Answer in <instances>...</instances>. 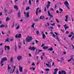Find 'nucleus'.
I'll list each match as a JSON object with an SVG mask.
<instances>
[{
	"mask_svg": "<svg viewBox=\"0 0 74 74\" xmlns=\"http://www.w3.org/2000/svg\"><path fill=\"white\" fill-rule=\"evenodd\" d=\"M6 48H7L8 50H10V46H8L7 45H5V50H6Z\"/></svg>",
	"mask_w": 74,
	"mask_h": 74,
	"instance_id": "nucleus-8",
	"label": "nucleus"
},
{
	"mask_svg": "<svg viewBox=\"0 0 74 74\" xmlns=\"http://www.w3.org/2000/svg\"><path fill=\"white\" fill-rule=\"evenodd\" d=\"M14 8L16 9V11H17L18 10V6L16 5H15L14 6Z\"/></svg>",
	"mask_w": 74,
	"mask_h": 74,
	"instance_id": "nucleus-19",
	"label": "nucleus"
},
{
	"mask_svg": "<svg viewBox=\"0 0 74 74\" xmlns=\"http://www.w3.org/2000/svg\"><path fill=\"white\" fill-rule=\"evenodd\" d=\"M1 61V63H3V61H7V58L6 57H4L2 58Z\"/></svg>",
	"mask_w": 74,
	"mask_h": 74,
	"instance_id": "nucleus-4",
	"label": "nucleus"
},
{
	"mask_svg": "<svg viewBox=\"0 0 74 74\" xmlns=\"http://www.w3.org/2000/svg\"><path fill=\"white\" fill-rule=\"evenodd\" d=\"M41 34H42V35H43V34H44V32H41Z\"/></svg>",
	"mask_w": 74,
	"mask_h": 74,
	"instance_id": "nucleus-60",
	"label": "nucleus"
},
{
	"mask_svg": "<svg viewBox=\"0 0 74 74\" xmlns=\"http://www.w3.org/2000/svg\"><path fill=\"white\" fill-rule=\"evenodd\" d=\"M61 59H62L61 60V61H63V60H64V59H63V58L62 57Z\"/></svg>",
	"mask_w": 74,
	"mask_h": 74,
	"instance_id": "nucleus-47",
	"label": "nucleus"
},
{
	"mask_svg": "<svg viewBox=\"0 0 74 74\" xmlns=\"http://www.w3.org/2000/svg\"><path fill=\"white\" fill-rule=\"evenodd\" d=\"M25 16L26 18H28V17H29V12L27 13Z\"/></svg>",
	"mask_w": 74,
	"mask_h": 74,
	"instance_id": "nucleus-16",
	"label": "nucleus"
},
{
	"mask_svg": "<svg viewBox=\"0 0 74 74\" xmlns=\"http://www.w3.org/2000/svg\"><path fill=\"white\" fill-rule=\"evenodd\" d=\"M1 66L2 67V66H3L4 65V64H3V63H1Z\"/></svg>",
	"mask_w": 74,
	"mask_h": 74,
	"instance_id": "nucleus-61",
	"label": "nucleus"
},
{
	"mask_svg": "<svg viewBox=\"0 0 74 74\" xmlns=\"http://www.w3.org/2000/svg\"><path fill=\"white\" fill-rule=\"evenodd\" d=\"M50 6V5H46V7L47 9H48V8H49V7Z\"/></svg>",
	"mask_w": 74,
	"mask_h": 74,
	"instance_id": "nucleus-37",
	"label": "nucleus"
},
{
	"mask_svg": "<svg viewBox=\"0 0 74 74\" xmlns=\"http://www.w3.org/2000/svg\"><path fill=\"white\" fill-rule=\"evenodd\" d=\"M14 49L15 52H17V46L15 45L14 46Z\"/></svg>",
	"mask_w": 74,
	"mask_h": 74,
	"instance_id": "nucleus-17",
	"label": "nucleus"
},
{
	"mask_svg": "<svg viewBox=\"0 0 74 74\" xmlns=\"http://www.w3.org/2000/svg\"><path fill=\"white\" fill-rule=\"evenodd\" d=\"M15 71V69H13V71L12 72V73H14V71Z\"/></svg>",
	"mask_w": 74,
	"mask_h": 74,
	"instance_id": "nucleus-59",
	"label": "nucleus"
},
{
	"mask_svg": "<svg viewBox=\"0 0 74 74\" xmlns=\"http://www.w3.org/2000/svg\"><path fill=\"white\" fill-rule=\"evenodd\" d=\"M5 26V25L2 24L0 26V27L1 28L2 27H4Z\"/></svg>",
	"mask_w": 74,
	"mask_h": 74,
	"instance_id": "nucleus-26",
	"label": "nucleus"
},
{
	"mask_svg": "<svg viewBox=\"0 0 74 74\" xmlns=\"http://www.w3.org/2000/svg\"><path fill=\"white\" fill-rule=\"evenodd\" d=\"M10 61L11 62H13V60L12 59V58L10 59Z\"/></svg>",
	"mask_w": 74,
	"mask_h": 74,
	"instance_id": "nucleus-38",
	"label": "nucleus"
},
{
	"mask_svg": "<svg viewBox=\"0 0 74 74\" xmlns=\"http://www.w3.org/2000/svg\"><path fill=\"white\" fill-rule=\"evenodd\" d=\"M48 50L50 51H53V48H52V47H51V48L48 49Z\"/></svg>",
	"mask_w": 74,
	"mask_h": 74,
	"instance_id": "nucleus-27",
	"label": "nucleus"
},
{
	"mask_svg": "<svg viewBox=\"0 0 74 74\" xmlns=\"http://www.w3.org/2000/svg\"><path fill=\"white\" fill-rule=\"evenodd\" d=\"M64 5H66L68 9H70V8H69V3L68 2L65 1V2L64 3Z\"/></svg>",
	"mask_w": 74,
	"mask_h": 74,
	"instance_id": "nucleus-3",
	"label": "nucleus"
},
{
	"mask_svg": "<svg viewBox=\"0 0 74 74\" xmlns=\"http://www.w3.org/2000/svg\"><path fill=\"white\" fill-rule=\"evenodd\" d=\"M19 70L20 72H23V67L21 66H19Z\"/></svg>",
	"mask_w": 74,
	"mask_h": 74,
	"instance_id": "nucleus-6",
	"label": "nucleus"
},
{
	"mask_svg": "<svg viewBox=\"0 0 74 74\" xmlns=\"http://www.w3.org/2000/svg\"><path fill=\"white\" fill-rule=\"evenodd\" d=\"M53 74H57V73L56 72H53Z\"/></svg>",
	"mask_w": 74,
	"mask_h": 74,
	"instance_id": "nucleus-64",
	"label": "nucleus"
},
{
	"mask_svg": "<svg viewBox=\"0 0 74 74\" xmlns=\"http://www.w3.org/2000/svg\"><path fill=\"white\" fill-rule=\"evenodd\" d=\"M35 25V24L34 23H32V25H31L32 27L33 28H34V26Z\"/></svg>",
	"mask_w": 74,
	"mask_h": 74,
	"instance_id": "nucleus-23",
	"label": "nucleus"
},
{
	"mask_svg": "<svg viewBox=\"0 0 74 74\" xmlns=\"http://www.w3.org/2000/svg\"><path fill=\"white\" fill-rule=\"evenodd\" d=\"M58 74H62V73H61V72L60 71H58Z\"/></svg>",
	"mask_w": 74,
	"mask_h": 74,
	"instance_id": "nucleus-54",
	"label": "nucleus"
},
{
	"mask_svg": "<svg viewBox=\"0 0 74 74\" xmlns=\"http://www.w3.org/2000/svg\"><path fill=\"white\" fill-rule=\"evenodd\" d=\"M63 26L64 27L65 30H66V29H69V27L67 26V25L66 24L64 25Z\"/></svg>",
	"mask_w": 74,
	"mask_h": 74,
	"instance_id": "nucleus-9",
	"label": "nucleus"
},
{
	"mask_svg": "<svg viewBox=\"0 0 74 74\" xmlns=\"http://www.w3.org/2000/svg\"><path fill=\"white\" fill-rule=\"evenodd\" d=\"M50 10L52 11H54V10H53V9L52 8H50Z\"/></svg>",
	"mask_w": 74,
	"mask_h": 74,
	"instance_id": "nucleus-51",
	"label": "nucleus"
},
{
	"mask_svg": "<svg viewBox=\"0 0 74 74\" xmlns=\"http://www.w3.org/2000/svg\"><path fill=\"white\" fill-rule=\"evenodd\" d=\"M48 48V47H45L44 46L43 47V49H47Z\"/></svg>",
	"mask_w": 74,
	"mask_h": 74,
	"instance_id": "nucleus-21",
	"label": "nucleus"
},
{
	"mask_svg": "<svg viewBox=\"0 0 74 74\" xmlns=\"http://www.w3.org/2000/svg\"><path fill=\"white\" fill-rule=\"evenodd\" d=\"M71 34L72 35H73V36L74 35V33L73 32H71Z\"/></svg>",
	"mask_w": 74,
	"mask_h": 74,
	"instance_id": "nucleus-35",
	"label": "nucleus"
},
{
	"mask_svg": "<svg viewBox=\"0 0 74 74\" xmlns=\"http://www.w3.org/2000/svg\"><path fill=\"white\" fill-rule=\"evenodd\" d=\"M66 34H69V31H66Z\"/></svg>",
	"mask_w": 74,
	"mask_h": 74,
	"instance_id": "nucleus-62",
	"label": "nucleus"
},
{
	"mask_svg": "<svg viewBox=\"0 0 74 74\" xmlns=\"http://www.w3.org/2000/svg\"><path fill=\"white\" fill-rule=\"evenodd\" d=\"M57 26L58 27H59V28L60 27V25H57Z\"/></svg>",
	"mask_w": 74,
	"mask_h": 74,
	"instance_id": "nucleus-53",
	"label": "nucleus"
},
{
	"mask_svg": "<svg viewBox=\"0 0 74 74\" xmlns=\"http://www.w3.org/2000/svg\"><path fill=\"white\" fill-rule=\"evenodd\" d=\"M29 9L30 7H28L26 8V9H25V10H26V11H27L29 10Z\"/></svg>",
	"mask_w": 74,
	"mask_h": 74,
	"instance_id": "nucleus-25",
	"label": "nucleus"
},
{
	"mask_svg": "<svg viewBox=\"0 0 74 74\" xmlns=\"http://www.w3.org/2000/svg\"><path fill=\"white\" fill-rule=\"evenodd\" d=\"M47 25L48 26H49L50 25L49 23H47Z\"/></svg>",
	"mask_w": 74,
	"mask_h": 74,
	"instance_id": "nucleus-52",
	"label": "nucleus"
},
{
	"mask_svg": "<svg viewBox=\"0 0 74 74\" xmlns=\"http://www.w3.org/2000/svg\"><path fill=\"white\" fill-rule=\"evenodd\" d=\"M72 36V35H71V34L69 35L68 36V37H71Z\"/></svg>",
	"mask_w": 74,
	"mask_h": 74,
	"instance_id": "nucleus-50",
	"label": "nucleus"
},
{
	"mask_svg": "<svg viewBox=\"0 0 74 74\" xmlns=\"http://www.w3.org/2000/svg\"><path fill=\"white\" fill-rule=\"evenodd\" d=\"M4 27H6V28H8V26H7V25L6 24L5 25Z\"/></svg>",
	"mask_w": 74,
	"mask_h": 74,
	"instance_id": "nucleus-42",
	"label": "nucleus"
},
{
	"mask_svg": "<svg viewBox=\"0 0 74 74\" xmlns=\"http://www.w3.org/2000/svg\"><path fill=\"white\" fill-rule=\"evenodd\" d=\"M71 60H72L73 62H74V59L72 57L71 58V59H70L68 60V62H70V61H71Z\"/></svg>",
	"mask_w": 74,
	"mask_h": 74,
	"instance_id": "nucleus-18",
	"label": "nucleus"
},
{
	"mask_svg": "<svg viewBox=\"0 0 74 74\" xmlns=\"http://www.w3.org/2000/svg\"><path fill=\"white\" fill-rule=\"evenodd\" d=\"M61 73L62 74H66V72L63 70H62L61 71Z\"/></svg>",
	"mask_w": 74,
	"mask_h": 74,
	"instance_id": "nucleus-20",
	"label": "nucleus"
},
{
	"mask_svg": "<svg viewBox=\"0 0 74 74\" xmlns=\"http://www.w3.org/2000/svg\"><path fill=\"white\" fill-rule=\"evenodd\" d=\"M56 60H57L58 62H60V61H61V60H59V59H57Z\"/></svg>",
	"mask_w": 74,
	"mask_h": 74,
	"instance_id": "nucleus-46",
	"label": "nucleus"
},
{
	"mask_svg": "<svg viewBox=\"0 0 74 74\" xmlns=\"http://www.w3.org/2000/svg\"><path fill=\"white\" fill-rule=\"evenodd\" d=\"M73 38H74V36H73L72 37V38H71V41H73Z\"/></svg>",
	"mask_w": 74,
	"mask_h": 74,
	"instance_id": "nucleus-45",
	"label": "nucleus"
},
{
	"mask_svg": "<svg viewBox=\"0 0 74 74\" xmlns=\"http://www.w3.org/2000/svg\"><path fill=\"white\" fill-rule=\"evenodd\" d=\"M47 3H48L47 5H50V4H51V2L50 1H48Z\"/></svg>",
	"mask_w": 74,
	"mask_h": 74,
	"instance_id": "nucleus-36",
	"label": "nucleus"
},
{
	"mask_svg": "<svg viewBox=\"0 0 74 74\" xmlns=\"http://www.w3.org/2000/svg\"><path fill=\"white\" fill-rule=\"evenodd\" d=\"M20 13H18V18H20V17H21V15H20Z\"/></svg>",
	"mask_w": 74,
	"mask_h": 74,
	"instance_id": "nucleus-31",
	"label": "nucleus"
},
{
	"mask_svg": "<svg viewBox=\"0 0 74 74\" xmlns=\"http://www.w3.org/2000/svg\"><path fill=\"white\" fill-rule=\"evenodd\" d=\"M49 29H53V28L52 27H50L49 28Z\"/></svg>",
	"mask_w": 74,
	"mask_h": 74,
	"instance_id": "nucleus-41",
	"label": "nucleus"
},
{
	"mask_svg": "<svg viewBox=\"0 0 74 74\" xmlns=\"http://www.w3.org/2000/svg\"><path fill=\"white\" fill-rule=\"evenodd\" d=\"M71 47H72V49L73 50L74 49V46L72 44Z\"/></svg>",
	"mask_w": 74,
	"mask_h": 74,
	"instance_id": "nucleus-32",
	"label": "nucleus"
},
{
	"mask_svg": "<svg viewBox=\"0 0 74 74\" xmlns=\"http://www.w3.org/2000/svg\"><path fill=\"white\" fill-rule=\"evenodd\" d=\"M19 73V71H18V70L16 69V73L17 74H18V73Z\"/></svg>",
	"mask_w": 74,
	"mask_h": 74,
	"instance_id": "nucleus-39",
	"label": "nucleus"
},
{
	"mask_svg": "<svg viewBox=\"0 0 74 74\" xmlns=\"http://www.w3.org/2000/svg\"><path fill=\"white\" fill-rule=\"evenodd\" d=\"M54 33L56 35H59V34H58V33L56 32H55Z\"/></svg>",
	"mask_w": 74,
	"mask_h": 74,
	"instance_id": "nucleus-55",
	"label": "nucleus"
},
{
	"mask_svg": "<svg viewBox=\"0 0 74 74\" xmlns=\"http://www.w3.org/2000/svg\"><path fill=\"white\" fill-rule=\"evenodd\" d=\"M18 47L20 49H21V46L20 45H18Z\"/></svg>",
	"mask_w": 74,
	"mask_h": 74,
	"instance_id": "nucleus-48",
	"label": "nucleus"
},
{
	"mask_svg": "<svg viewBox=\"0 0 74 74\" xmlns=\"http://www.w3.org/2000/svg\"><path fill=\"white\" fill-rule=\"evenodd\" d=\"M56 22H57V23H59V20L56 18Z\"/></svg>",
	"mask_w": 74,
	"mask_h": 74,
	"instance_id": "nucleus-40",
	"label": "nucleus"
},
{
	"mask_svg": "<svg viewBox=\"0 0 74 74\" xmlns=\"http://www.w3.org/2000/svg\"><path fill=\"white\" fill-rule=\"evenodd\" d=\"M28 49L31 51H34L36 49V48L35 47L33 46L32 47H29L28 48Z\"/></svg>",
	"mask_w": 74,
	"mask_h": 74,
	"instance_id": "nucleus-5",
	"label": "nucleus"
},
{
	"mask_svg": "<svg viewBox=\"0 0 74 74\" xmlns=\"http://www.w3.org/2000/svg\"><path fill=\"white\" fill-rule=\"evenodd\" d=\"M28 2H29L30 5H32V3H31V0H29Z\"/></svg>",
	"mask_w": 74,
	"mask_h": 74,
	"instance_id": "nucleus-30",
	"label": "nucleus"
},
{
	"mask_svg": "<svg viewBox=\"0 0 74 74\" xmlns=\"http://www.w3.org/2000/svg\"><path fill=\"white\" fill-rule=\"evenodd\" d=\"M36 33L37 34V35H38V34H39V31H37L36 32Z\"/></svg>",
	"mask_w": 74,
	"mask_h": 74,
	"instance_id": "nucleus-34",
	"label": "nucleus"
},
{
	"mask_svg": "<svg viewBox=\"0 0 74 74\" xmlns=\"http://www.w3.org/2000/svg\"><path fill=\"white\" fill-rule=\"evenodd\" d=\"M58 69L57 68L54 69V72L57 73V71H58Z\"/></svg>",
	"mask_w": 74,
	"mask_h": 74,
	"instance_id": "nucleus-24",
	"label": "nucleus"
},
{
	"mask_svg": "<svg viewBox=\"0 0 74 74\" xmlns=\"http://www.w3.org/2000/svg\"><path fill=\"white\" fill-rule=\"evenodd\" d=\"M16 30H18V29H19V28L20 27V25H19L17 24H16Z\"/></svg>",
	"mask_w": 74,
	"mask_h": 74,
	"instance_id": "nucleus-7",
	"label": "nucleus"
},
{
	"mask_svg": "<svg viewBox=\"0 0 74 74\" xmlns=\"http://www.w3.org/2000/svg\"><path fill=\"white\" fill-rule=\"evenodd\" d=\"M38 10H39V8H37L36 12V15H37V14H38Z\"/></svg>",
	"mask_w": 74,
	"mask_h": 74,
	"instance_id": "nucleus-13",
	"label": "nucleus"
},
{
	"mask_svg": "<svg viewBox=\"0 0 74 74\" xmlns=\"http://www.w3.org/2000/svg\"><path fill=\"white\" fill-rule=\"evenodd\" d=\"M8 72H10V73H12V69L11 68V67H10L9 65H8Z\"/></svg>",
	"mask_w": 74,
	"mask_h": 74,
	"instance_id": "nucleus-2",
	"label": "nucleus"
},
{
	"mask_svg": "<svg viewBox=\"0 0 74 74\" xmlns=\"http://www.w3.org/2000/svg\"><path fill=\"white\" fill-rule=\"evenodd\" d=\"M55 24V23H53V24H51V25L52 26H54Z\"/></svg>",
	"mask_w": 74,
	"mask_h": 74,
	"instance_id": "nucleus-43",
	"label": "nucleus"
},
{
	"mask_svg": "<svg viewBox=\"0 0 74 74\" xmlns=\"http://www.w3.org/2000/svg\"><path fill=\"white\" fill-rule=\"evenodd\" d=\"M63 54L64 55H65V54L66 55V51H64Z\"/></svg>",
	"mask_w": 74,
	"mask_h": 74,
	"instance_id": "nucleus-44",
	"label": "nucleus"
},
{
	"mask_svg": "<svg viewBox=\"0 0 74 74\" xmlns=\"http://www.w3.org/2000/svg\"><path fill=\"white\" fill-rule=\"evenodd\" d=\"M29 57H31V56H32V55L30 53L29 54Z\"/></svg>",
	"mask_w": 74,
	"mask_h": 74,
	"instance_id": "nucleus-63",
	"label": "nucleus"
},
{
	"mask_svg": "<svg viewBox=\"0 0 74 74\" xmlns=\"http://www.w3.org/2000/svg\"><path fill=\"white\" fill-rule=\"evenodd\" d=\"M45 11H47V9L46 8V7L45 8Z\"/></svg>",
	"mask_w": 74,
	"mask_h": 74,
	"instance_id": "nucleus-57",
	"label": "nucleus"
},
{
	"mask_svg": "<svg viewBox=\"0 0 74 74\" xmlns=\"http://www.w3.org/2000/svg\"><path fill=\"white\" fill-rule=\"evenodd\" d=\"M59 10H60V11H63V9H62L61 8H60L59 9Z\"/></svg>",
	"mask_w": 74,
	"mask_h": 74,
	"instance_id": "nucleus-49",
	"label": "nucleus"
},
{
	"mask_svg": "<svg viewBox=\"0 0 74 74\" xmlns=\"http://www.w3.org/2000/svg\"><path fill=\"white\" fill-rule=\"evenodd\" d=\"M47 13H48L49 16H50V17H51V18H52V17H53V16H52V15H51V13H50V12H49V11H48Z\"/></svg>",
	"mask_w": 74,
	"mask_h": 74,
	"instance_id": "nucleus-12",
	"label": "nucleus"
},
{
	"mask_svg": "<svg viewBox=\"0 0 74 74\" xmlns=\"http://www.w3.org/2000/svg\"><path fill=\"white\" fill-rule=\"evenodd\" d=\"M10 20V18H9V17H7L6 19V21H9Z\"/></svg>",
	"mask_w": 74,
	"mask_h": 74,
	"instance_id": "nucleus-33",
	"label": "nucleus"
},
{
	"mask_svg": "<svg viewBox=\"0 0 74 74\" xmlns=\"http://www.w3.org/2000/svg\"><path fill=\"white\" fill-rule=\"evenodd\" d=\"M16 38H21V34H18V35H16L15 36Z\"/></svg>",
	"mask_w": 74,
	"mask_h": 74,
	"instance_id": "nucleus-10",
	"label": "nucleus"
},
{
	"mask_svg": "<svg viewBox=\"0 0 74 74\" xmlns=\"http://www.w3.org/2000/svg\"><path fill=\"white\" fill-rule=\"evenodd\" d=\"M46 64L47 66H48V67H51V65L49 64Z\"/></svg>",
	"mask_w": 74,
	"mask_h": 74,
	"instance_id": "nucleus-28",
	"label": "nucleus"
},
{
	"mask_svg": "<svg viewBox=\"0 0 74 74\" xmlns=\"http://www.w3.org/2000/svg\"><path fill=\"white\" fill-rule=\"evenodd\" d=\"M32 40V37L28 36L26 38V40L27 42H29V41H30Z\"/></svg>",
	"mask_w": 74,
	"mask_h": 74,
	"instance_id": "nucleus-1",
	"label": "nucleus"
},
{
	"mask_svg": "<svg viewBox=\"0 0 74 74\" xmlns=\"http://www.w3.org/2000/svg\"><path fill=\"white\" fill-rule=\"evenodd\" d=\"M22 56H19L17 57V59L18 60H21V59H22Z\"/></svg>",
	"mask_w": 74,
	"mask_h": 74,
	"instance_id": "nucleus-11",
	"label": "nucleus"
},
{
	"mask_svg": "<svg viewBox=\"0 0 74 74\" xmlns=\"http://www.w3.org/2000/svg\"><path fill=\"white\" fill-rule=\"evenodd\" d=\"M45 71H49V69L48 68H46L45 69Z\"/></svg>",
	"mask_w": 74,
	"mask_h": 74,
	"instance_id": "nucleus-29",
	"label": "nucleus"
},
{
	"mask_svg": "<svg viewBox=\"0 0 74 74\" xmlns=\"http://www.w3.org/2000/svg\"><path fill=\"white\" fill-rule=\"evenodd\" d=\"M56 38H57V39L59 41V38H58V37L57 36H56Z\"/></svg>",
	"mask_w": 74,
	"mask_h": 74,
	"instance_id": "nucleus-56",
	"label": "nucleus"
},
{
	"mask_svg": "<svg viewBox=\"0 0 74 74\" xmlns=\"http://www.w3.org/2000/svg\"><path fill=\"white\" fill-rule=\"evenodd\" d=\"M39 19H42L43 20H44V16H40V17L39 18Z\"/></svg>",
	"mask_w": 74,
	"mask_h": 74,
	"instance_id": "nucleus-14",
	"label": "nucleus"
},
{
	"mask_svg": "<svg viewBox=\"0 0 74 74\" xmlns=\"http://www.w3.org/2000/svg\"><path fill=\"white\" fill-rule=\"evenodd\" d=\"M42 36L43 37V39H45V38L46 37V36L44 34L42 35Z\"/></svg>",
	"mask_w": 74,
	"mask_h": 74,
	"instance_id": "nucleus-22",
	"label": "nucleus"
},
{
	"mask_svg": "<svg viewBox=\"0 0 74 74\" xmlns=\"http://www.w3.org/2000/svg\"><path fill=\"white\" fill-rule=\"evenodd\" d=\"M65 17V21L66 22H67V19H68V16H66Z\"/></svg>",
	"mask_w": 74,
	"mask_h": 74,
	"instance_id": "nucleus-15",
	"label": "nucleus"
},
{
	"mask_svg": "<svg viewBox=\"0 0 74 74\" xmlns=\"http://www.w3.org/2000/svg\"><path fill=\"white\" fill-rule=\"evenodd\" d=\"M53 37H54V38H55V34H53Z\"/></svg>",
	"mask_w": 74,
	"mask_h": 74,
	"instance_id": "nucleus-58",
	"label": "nucleus"
}]
</instances>
